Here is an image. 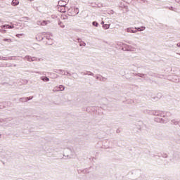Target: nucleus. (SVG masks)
I'll return each instance as SVG.
<instances>
[{"label": "nucleus", "instance_id": "33", "mask_svg": "<svg viewBox=\"0 0 180 180\" xmlns=\"http://www.w3.org/2000/svg\"><path fill=\"white\" fill-rule=\"evenodd\" d=\"M96 79H98V81H102V76L101 75L97 76Z\"/></svg>", "mask_w": 180, "mask_h": 180}, {"label": "nucleus", "instance_id": "6", "mask_svg": "<svg viewBox=\"0 0 180 180\" xmlns=\"http://www.w3.org/2000/svg\"><path fill=\"white\" fill-rule=\"evenodd\" d=\"M58 12L64 13L67 11V8H65V6H59V8H58Z\"/></svg>", "mask_w": 180, "mask_h": 180}, {"label": "nucleus", "instance_id": "23", "mask_svg": "<svg viewBox=\"0 0 180 180\" xmlns=\"http://www.w3.org/2000/svg\"><path fill=\"white\" fill-rule=\"evenodd\" d=\"M103 29H109V27H110V25H108V24H104L103 25Z\"/></svg>", "mask_w": 180, "mask_h": 180}, {"label": "nucleus", "instance_id": "52", "mask_svg": "<svg viewBox=\"0 0 180 180\" xmlns=\"http://www.w3.org/2000/svg\"><path fill=\"white\" fill-rule=\"evenodd\" d=\"M0 60H2V57L1 56H0Z\"/></svg>", "mask_w": 180, "mask_h": 180}, {"label": "nucleus", "instance_id": "36", "mask_svg": "<svg viewBox=\"0 0 180 180\" xmlns=\"http://www.w3.org/2000/svg\"><path fill=\"white\" fill-rule=\"evenodd\" d=\"M24 34H17L16 37H20V36H23Z\"/></svg>", "mask_w": 180, "mask_h": 180}, {"label": "nucleus", "instance_id": "37", "mask_svg": "<svg viewBox=\"0 0 180 180\" xmlns=\"http://www.w3.org/2000/svg\"><path fill=\"white\" fill-rule=\"evenodd\" d=\"M108 79L101 76V81H106Z\"/></svg>", "mask_w": 180, "mask_h": 180}, {"label": "nucleus", "instance_id": "19", "mask_svg": "<svg viewBox=\"0 0 180 180\" xmlns=\"http://www.w3.org/2000/svg\"><path fill=\"white\" fill-rule=\"evenodd\" d=\"M47 34H49V35H46L45 37L47 40H51V38L50 37V36H53V34L50 32L47 33Z\"/></svg>", "mask_w": 180, "mask_h": 180}, {"label": "nucleus", "instance_id": "12", "mask_svg": "<svg viewBox=\"0 0 180 180\" xmlns=\"http://www.w3.org/2000/svg\"><path fill=\"white\" fill-rule=\"evenodd\" d=\"M11 5H13V6H16L17 5H19V1L18 0H13Z\"/></svg>", "mask_w": 180, "mask_h": 180}, {"label": "nucleus", "instance_id": "18", "mask_svg": "<svg viewBox=\"0 0 180 180\" xmlns=\"http://www.w3.org/2000/svg\"><path fill=\"white\" fill-rule=\"evenodd\" d=\"M127 103H128V105H133V103H134V101L132 99H129L127 101Z\"/></svg>", "mask_w": 180, "mask_h": 180}, {"label": "nucleus", "instance_id": "16", "mask_svg": "<svg viewBox=\"0 0 180 180\" xmlns=\"http://www.w3.org/2000/svg\"><path fill=\"white\" fill-rule=\"evenodd\" d=\"M138 32H143V30H146V27H139L138 28H136Z\"/></svg>", "mask_w": 180, "mask_h": 180}, {"label": "nucleus", "instance_id": "4", "mask_svg": "<svg viewBox=\"0 0 180 180\" xmlns=\"http://www.w3.org/2000/svg\"><path fill=\"white\" fill-rule=\"evenodd\" d=\"M58 71L60 72L59 74H62V75H69V77H71V75H72V74L70 73V72H66L64 70L60 69V70H58Z\"/></svg>", "mask_w": 180, "mask_h": 180}, {"label": "nucleus", "instance_id": "39", "mask_svg": "<svg viewBox=\"0 0 180 180\" xmlns=\"http://www.w3.org/2000/svg\"><path fill=\"white\" fill-rule=\"evenodd\" d=\"M81 74H82L83 75H88V73H86V72H82Z\"/></svg>", "mask_w": 180, "mask_h": 180}, {"label": "nucleus", "instance_id": "11", "mask_svg": "<svg viewBox=\"0 0 180 180\" xmlns=\"http://www.w3.org/2000/svg\"><path fill=\"white\" fill-rule=\"evenodd\" d=\"M41 81H44V82H49L50 81V79L47 77L42 76L41 77Z\"/></svg>", "mask_w": 180, "mask_h": 180}, {"label": "nucleus", "instance_id": "43", "mask_svg": "<svg viewBox=\"0 0 180 180\" xmlns=\"http://www.w3.org/2000/svg\"><path fill=\"white\" fill-rule=\"evenodd\" d=\"M36 74H40L41 75V72H34Z\"/></svg>", "mask_w": 180, "mask_h": 180}, {"label": "nucleus", "instance_id": "41", "mask_svg": "<svg viewBox=\"0 0 180 180\" xmlns=\"http://www.w3.org/2000/svg\"><path fill=\"white\" fill-rule=\"evenodd\" d=\"M72 75H76V77H78V74L75 73V72H73L72 73Z\"/></svg>", "mask_w": 180, "mask_h": 180}, {"label": "nucleus", "instance_id": "53", "mask_svg": "<svg viewBox=\"0 0 180 180\" xmlns=\"http://www.w3.org/2000/svg\"><path fill=\"white\" fill-rule=\"evenodd\" d=\"M129 44H131V43H130V41L128 42Z\"/></svg>", "mask_w": 180, "mask_h": 180}, {"label": "nucleus", "instance_id": "2", "mask_svg": "<svg viewBox=\"0 0 180 180\" xmlns=\"http://www.w3.org/2000/svg\"><path fill=\"white\" fill-rule=\"evenodd\" d=\"M4 27H6V29H13V25H1V30H0L1 33H6V30H3Z\"/></svg>", "mask_w": 180, "mask_h": 180}, {"label": "nucleus", "instance_id": "54", "mask_svg": "<svg viewBox=\"0 0 180 180\" xmlns=\"http://www.w3.org/2000/svg\"><path fill=\"white\" fill-rule=\"evenodd\" d=\"M36 39H37V40L38 37H37Z\"/></svg>", "mask_w": 180, "mask_h": 180}, {"label": "nucleus", "instance_id": "14", "mask_svg": "<svg viewBox=\"0 0 180 180\" xmlns=\"http://www.w3.org/2000/svg\"><path fill=\"white\" fill-rule=\"evenodd\" d=\"M64 89H65V86H64V85H60L57 87V91H64Z\"/></svg>", "mask_w": 180, "mask_h": 180}, {"label": "nucleus", "instance_id": "20", "mask_svg": "<svg viewBox=\"0 0 180 180\" xmlns=\"http://www.w3.org/2000/svg\"><path fill=\"white\" fill-rule=\"evenodd\" d=\"M32 57L30 56H25V60H27V61L32 62Z\"/></svg>", "mask_w": 180, "mask_h": 180}, {"label": "nucleus", "instance_id": "40", "mask_svg": "<svg viewBox=\"0 0 180 180\" xmlns=\"http://www.w3.org/2000/svg\"><path fill=\"white\" fill-rule=\"evenodd\" d=\"M77 41H78L79 43H80V41H82V40H81L80 38H78V39H77Z\"/></svg>", "mask_w": 180, "mask_h": 180}, {"label": "nucleus", "instance_id": "45", "mask_svg": "<svg viewBox=\"0 0 180 180\" xmlns=\"http://www.w3.org/2000/svg\"><path fill=\"white\" fill-rule=\"evenodd\" d=\"M176 46H177V47H180V43H178V44H176Z\"/></svg>", "mask_w": 180, "mask_h": 180}, {"label": "nucleus", "instance_id": "27", "mask_svg": "<svg viewBox=\"0 0 180 180\" xmlns=\"http://www.w3.org/2000/svg\"><path fill=\"white\" fill-rule=\"evenodd\" d=\"M47 25V21L44 20L41 22V26H46Z\"/></svg>", "mask_w": 180, "mask_h": 180}, {"label": "nucleus", "instance_id": "13", "mask_svg": "<svg viewBox=\"0 0 180 180\" xmlns=\"http://www.w3.org/2000/svg\"><path fill=\"white\" fill-rule=\"evenodd\" d=\"M58 5L59 6H65V5H67V3H65V1H59Z\"/></svg>", "mask_w": 180, "mask_h": 180}, {"label": "nucleus", "instance_id": "28", "mask_svg": "<svg viewBox=\"0 0 180 180\" xmlns=\"http://www.w3.org/2000/svg\"><path fill=\"white\" fill-rule=\"evenodd\" d=\"M148 74H149V75H150V77H156L160 78V77H158V75L157 74H155V73H153V74L148 73Z\"/></svg>", "mask_w": 180, "mask_h": 180}, {"label": "nucleus", "instance_id": "5", "mask_svg": "<svg viewBox=\"0 0 180 180\" xmlns=\"http://www.w3.org/2000/svg\"><path fill=\"white\" fill-rule=\"evenodd\" d=\"M73 13H72V16H77L79 13V9L77 7L73 8Z\"/></svg>", "mask_w": 180, "mask_h": 180}, {"label": "nucleus", "instance_id": "50", "mask_svg": "<svg viewBox=\"0 0 180 180\" xmlns=\"http://www.w3.org/2000/svg\"><path fill=\"white\" fill-rule=\"evenodd\" d=\"M3 105H6V103H5V102H4V103H1Z\"/></svg>", "mask_w": 180, "mask_h": 180}, {"label": "nucleus", "instance_id": "17", "mask_svg": "<svg viewBox=\"0 0 180 180\" xmlns=\"http://www.w3.org/2000/svg\"><path fill=\"white\" fill-rule=\"evenodd\" d=\"M146 76L147 75L143 73H139V75H137V77H140L141 78H146Z\"/></svg>", "mask_w": 180, "mask_h": 180}, {"label": "nucleus", "instance_id": "26", "mask_svg": "<svg viewBox=\"0 0 180 180\" xmlns=\"http://www.w3.org/2000/svg\"><path fill=\"white\" fill-rule=\"evenodd\" d=\"M3 40H4V41H7L8 43H12V39H11L5 38Z\"/></svg>", "mask_w": 180, "mask_h": 180}, {"label": "nucleus", "instance_id": "15", "mask_svg": "<svg viewBox=\"0 0 180 180\" xmlns=\"http://www.w3.org/2000/svg\"><path fill=\"white\" fill-rule=\"evenodd\" d=\"M166 9H169V11H173V12H176V8H174L173 6H170V7H165Z\"/></svg>", "mask_w": 180, "mask_h": 180}, {"label": "nucleus", "instance_id": "46", "mask_svg": "<svg viewBox=\"0 0 180 180\" xmlns=\"http://www.w3.org/2000/svg\"><path fill=\"white\" fill-rule=\"evenodd\" d=\"M134 75H135V77H137V75H139V73H135L134 74Z\"/></svg>", "mask_w": 180, "mask_h": 180}, {"label": "nucleus", "instance_id": "10", "mask_svg": "<svg viewBox=\"0 0 180 180\" xmlns=\"http://www.w3.org/2000/svg\"><path fill=\"white\" fill-rule=\"evenodd\" d=\"M127 32L128 33H137V30H133V28H127Z\"/></svg>", "mask_w": 180, "mask_h": 180}, {"label": "nucleus", "instance_id": "42", "mask_svg": "<svg viewBox=\"0 0 180 180\" xmlns=\"http://www.w3.org/2000/svg\"><path fill=\"white\" fill-rule=\"evenodd\" d=\"M24 19H26V20H29L30 18L28 17H24Z\"/></svg>", "mask_w": 180, "mask_h": 180}, {"label": "nucleus", "instance_id": "24", "mask_svg": "<svg viewBox=\"0 0 180 180\" xmlns=\"http://www.w3.org/2000/svg\"><path fill=\"white\" fill-rule=\"evenodd\" d=\"M92 25H93V26H95V27H98V26H99V24L96 21H94L92 22Z\"/></svg>", "mask_w": 180, "mask_h": 180}, {"label": "nucleus", "instance_id": "8", "mask_svg": "<svg viewBox=\"0 0 180 180\" xmlns=\"http://www.w3.org/2000/svg\"><path fill=\"white\" fill-rule=\"evenodd\" d=\"M22 99H25V102H27V101H32L33 99V96L30 97H22L19 99V101H22Z\"/></svg>", "mask_w": 180, "mask_h": 180}, {"label": "nucleus", "instance_id": "3", "mask_svg": "<svg viewBox=\"0 0 180 180\" xmlns=\"http://www.w3.org/2000/svg\"><path fill=\"white\" fill-rule=\"evenodd\" d=\"M67 153H71V150L70 149H66L64 152V157H67V158H73L74 155L72 154H67Z\"/></svg>", "mask_w": 180, "mask_h": 180}, {"label": "nucleus", "instance_id": "30", "mask_svg": "<svg viewBox=\"0 0 180 180\" xmlns=\"http://www.w3.org/2000/svg\"><path fill=\"white\" fill-rule=\"evenodd\" d=\"M108 13L109 15H113V13H115V12L113 11V10H109L108 12Z\"/></svg>", "mask_w": 180, "mask_h": 180}, {"label": "nucleus", "instance_id": "44", "mask_svg": "<svg viewBox=\"0 0 180 180\" xmlns=\"http://www.w3.org/2000/svg\"><path fill=\"white\" fill-rule=\"evenodd\" d=\"M37 25H41V22L40 21H37Z\"/></svg>", "mask_w": 180, "mask_h": 180}, {"label": "nucleus", "instance_id": "7", "mask_svg": "<svg viewBox=\"0 0 180 180\" xmlns=\"http://www.w3.org/2000/svg\"><path fill=\"white\" fill-rule=\"evenodd\" d=\"M134 131H136V133H139V131H141V127L140 125H135V127H134Z\"/></svg>", "mask_w": 180, "mask_h": 180}, {"label": "nucleus", "instance_id": "38", "mask_svg": "<svg viewBox=\"0 0 180 180\" xmlns=\"http://www.w3.org/2000/svg\"><path fill=\"white\" fill-rule=\"evenodd\" d=\"M54 72H56V74H60V71L58 70H55Z\"/></svg>", "mask_w": 180, "mask_h": 180}, {"label": "nucleus", "instance_id": "34", "mask_svg": "<svg viewBox=\"0 0 180 180\" xmlns=\"http://www.w3.org/2000/svg\"><path fill=\"white\" fill-rule=\"evenodd\" d=\"M6 122V119H0V123H5Z\"/></svg>", "mask_w": 180, "mask_h": 180}, {"label": "nucleus", "instance_id": "51", "mask_svg": "<svg viewBox=\"0 0 180 180\" xmlns=\"http://www.w3.org/2000/svg\"><path fill=\"white\" fill-rule=\"evenodd\" d=\"M103 23H105V22L102 21L101 24L103 25Z\"/></svg>", "mask_w": 180, "mask_h": 180}, {"label": "nucleus", "instance_id": "25", "mask_svg": "<svg viewBox=\"0 0 180 180\" xmlns=\"http://www.w3.org/2000/svg\"><path fill=\"white\" fill-rule=\"evenodd\" d=\"M58 25L60 27H62V29H64V27H65V25H64V24L61 21L58 22Z\"/></svg>", "mask_w": 180, "mask_h": 180}, {"label": "nucleus", "instance_id": "22", "mask_svg": "<svg viewBox=\"0 0 180 180\" xmlns=\"http://www.w3.org/2000/svg\"><path fill=\"white\" fill-rule=\"evenodd\" d=\"M79 46L81 47H85L86 46V44L85 42H84L83 41H81L80 43H79Z\"/></svg>", "mask_w": 180, "mask_h": 180}, {"label": "nucleus", "instance_id": "9", "mask_svg": "<svg viewBox=\"0 0 180 180\" xmlns=\"http://www.w3.org/2000/svg\"><path fill=\"white\" fill-rule=\"evenodd\" d=\"M172 124H174L175 126L176 125H179L180 124V120H172Z\"/></svg>", "mask_w": 180, "mask_h": 180}, {"label": "nucleus", "instance_id": "47", "mask_svg": "<svg viewBox=\"0 0 180 180\" xmlns=\"http://www.w3.org/2000/svg\"><path fill=\"white\" fill-rule=\"evenodd\" d=\"M20 102H25V99H22L21 101H19Z\"/></svg>", "mask_w": 180, "mask_h": 180}, {"label": "nucleus", "instance_id": "29", "mask_svg": "<svg viewBox=\"0 0 180 180\" xmlns=\"http://www.w3.org/2000/svg\"><path fill=\"white\" fill-rule=\"evenodd\" d=\"M87 75H91V77H94V74L92 72L87 71Z\"/></svg>", "mask_w": 180, "mask_h": 180}, {"label": "nucleus", "instance_id": "35", "mask_svg": "<svg viewBox=\"0 0 180 180\" xmlns=\"http://www.w3.org/2000/svg\"><path fill=\"white\" fill-rule=\"evenodd\" d=\"M6 6V5H5V4H0V8H5Z\"/></svg>", "mask_w": 180, "mask_h": 180}, {"label": "nucleus", "instance_id": "32", "mask_svg": "<svg viewBox=\"0 0 180 180\" xmlns=\"http://www.w3.org/2000/svg\"><path fill=\"white\" fill-rule=\"evenodd\" d=\"M163 158H168V155H167V153H163L161 155Z\"/></svg>", "mask_w": 180, "mask_h": 180}, {"label": "nucleus", "instance_id": "1", "mask_svg": "<svg viewBox=\"0 0 180 180\" xmlns=\"http://www.w3.org/2000/svg\"><path fill=\"white\" fill-rule=\"evenodd\" d=\"M144 113H148V115H153V116H158L155 117V122H157V123H168L169 122V120L165 116H169V112H165L161 110H146L144 111Z\"/></svg>", "mask_w": 180, "mask_h": 180}, {"label": "nucleus", "instance_id": "48", "mask_svg": "<svg viewBox=\"0 0 180 180\" xmlns=\"http://www.w3.org/2000/svg\"><path fill=\"white\" fill-rule=\"evenodd\" d=\"M39 39H40V40H43V37H41L40 38H39Z\"/></svg>", "mask_w": 180, "mask_h": 180}, {"label": "nucleus", "instance_id": "21", "mask_svg": "<svg viewBox=\"0 0 180 180\" xmlns=\"http://www.w3.org/2000/svg\"><path fill=\"white\" fill-rule=\"evenodd\" d=\"M32 61H41V58L32 57Z\"/></svg>", "mask_w": 180, "mask_h": 180}, {"label": "nucleus", "instance_id": "31", "mask_svg": "<svg viewBox=\"0 0 180 180\" xmlns=\"http://www.w3.org/2000/svg\"><path fill=\"white\" fill-rule=\"evenodd\" d=\"M1 60H4V61H7V60H11V58L2 57Z\"/></svg>", "mask_w": 180, "mask_h": 180}, {"label": "nucleus", "instance_id": "49", "mask_svg": "<svg viewBox=\"0 0 180 180\" xmlns=\"http://www.w3.org/2000/svg\"><path fill=\"white\" fill-rule=\"evenodd\" d=\"M153 99H158V97H154Z\"/></svg>", "mask_w": 180, "mask_h": 180}]
</instances>
